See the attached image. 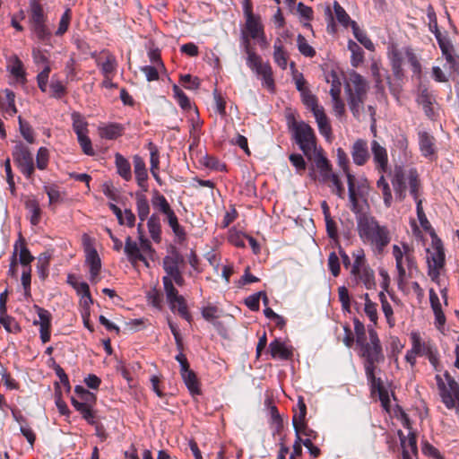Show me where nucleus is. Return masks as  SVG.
<instances>
[{
  "mask_svg": "<svg viewBox=\"0 0 459 459\" xmlns=\"http://www.w3.org/2000/svg\"><path fill=\"white\" fill-rule=\"evenodd\" d=\"M357 230L359 238L369 245L377 254H381L391 241V234L385 225H381L377 220L368 214L356 213Z\"/></svg>",
  "mask_w": 459,
  "mask_h": 459,
  "instance_id": "obj_1",
  "label": "nucleus"
},
{
  "mask_svg": "<svg viewBox=\"0 0 459 459\" xmlns=\"http://www.w3.org/2000/svg\"><path fill=\"white\" fill-rule=\"evenodd\" d=\"M368 340L356 344L359 347V355L364 359L363 367L367 378L374 379L380 368L378 364L384 362L385 355L377 333L371 325H368Z\"/></svg>",
  "mask_w": 459,
  "mask_h": 459,
  "instance_id": "obj_2",
  "label": "nucleus"
},
{
  "mask_svg": "<svg viewBox=\"0 0 459 459\" xmlns=\"http://www.w3.org/2000/svg\"><path fill=\"white\" fill-rule=\"evenodd\" d=\"M243 44L247 55V66L261 77L263 86L267 88L270 91H273L275 89V83L273 76V69L270 64L264 63L261 56L251 49L249 39L245 35H243Z\"/></svg>",
  "mask_w": 459,
  "mask_h": 459,
  "instance_id": "obj_3",
  "label": "nucleus"
},
{
  "mask_svg": "<svg viewBox=\"0 0 459 459\" xmlns=\"http://www.w3.org/2000/svg\"><path fill=\"white\" fill-rule=\"evenodd\" d=\"M392 254L398 272V284L404 283L407 278V272L409 276H411L413 270L417 269L413 247L407 243H402V247L394 245L392 247Z\"/></svg>",
  "mask_w": 459,
  "mask_h": 459,
  "instance_id": "obj_4",
  "label": "nucleus"
},
{
  "mask_svg": "<svg viewBox=\"0 0 459 459\" xmlns=\"http://www.w3.org/2000/svg\"><path fill=\"white\" fill-rule=\"evenodd\" d=\"M295 143L304 155L311 159L316 149V138L313 128L304 121L293 120L290 125Z\"/></svg>",
  "mask_w": 459,
  "mask_h": 459,
  "instance_id": "obj_5",
  "label": "nucleus"
},
{
  "mask_svg": "<svg viewBox=\"0 0 459 459\" xmlns=\"http://www.w3.org/2000/svg\"><path fill=\"white\" fill-rule=\"evenodd\" d=\"M411 172H415L420 184H422L418 170L415 168L407 169L403 164H395L387 174L391 180L394 195L400 202L406 198L407 191L410 192L409 174Z\"/></svg>",
  "mask_w": 459,
  "mask_h": 459,
  "instance_id": "obj_6",
  "label": "nucleus"
},
{
  "mask_svg": "<svg viewBox=\"0 0 459 459\" xmlns=\"http://www.w3.org/2000/svg\"><path fill=\"white\" fill-rule=\"evenodd\" d=\"M30 24L33 35L42 43L48 44L51 32L46 25V15L42 5L37 0L30 2Z\"/></svg>",
  "mask_w": 459,
  "mask_h": 459,
  "instance_id": "obj_7",
  "label": "nucleus"
},
{
  "mask_svg": "<svg viewBox=\"0 0 459 459\" xmlns=\"http://www.w3.org/2000/svg\"><path fill=\"white\" fill-rule=\"evenodd\" d=\"M444 377L446 384L439 375L436 376V381L442 402L448 409H452L456 403L459 404V385L447 371L445 372Z\"/></svg>",
  "mask_w": 459,
  "mask_h": 459,
  "instance_id": "obj_8",
  "label": "nucleus"
},
{
  "mask_svg": "<svg viewBox=\"0 0 459 459\" xmlns=\"http://www.w3.org/2000/svg\"><path fill=\"white\" fill-rule=\"evenodd\" d=\"M428 274L432 281H437L440 270L445 264V253L441 243L438 238H433L431 249H428Z\"/></svg>",
  "mask_w": 459,
  "mask_h": 459,
  "instance_id": "obj_9",
  "label": "nucleus"
},
{
  "mask_svg": "<svg viewBox=\"0 0 459 459\" xmlns=\"http://www.w3.org/2000/svg\"><path fill=\"white\" fill-rule=\"evenodd\" d=\"M162 283L166 294L167 301L172 312L176 310V303H179L178 314L187 322H191L192 316L188 312L186 302L183 296L178 294V290L174 287L173 282L169 276L162 277Z\"/></svg>",
  "mask_w": 459,
  "mask_h": 459,
  "instance_id": "obj_10",
  "label": "nucleus"
},
{
  "mask_svg": "<svg viewBox=\"0 0 459 459\" xmlns=\"http://www.w3.org/2000/svg\"><path fill=\"white\" fill-rule=\"evenodd\" d=\"M13 157L21 172L27 178H31L35 169L33 156L29 148L22 143L16 144L13 151Z\"/></svg>",
  "mask_w": 459,
  "mask_h": 459,
  "instance_id": "obj_11",
  "label": "nucleus"
},
{
  "mask_svg": "<svg viewBox=\"0 0 459 459\" xmlns=\"http://www.w3.org/2000/svg\"><path fill=\"white\" fill-rule=\"evenodd\" d=\"M438 46L442 51L443 56L449 65V69L453 73H459V56L455 54L454 47L448 38L442 33H438L436 37Z\"/></svg>",
  "mask_w": 459,
  "mask_h": 459,
  "instance_id": "obj_12",
  "label": "nucleus"
},
{
  "mask_svg": "<svg viewBox=\"0 0 459 459\" xmlns=\"http://www.w3.org/2000/svg\"><path fill=\"white\" fill-rule=\"evenodd\" d=\"M409 179H410V195L412 196L413 200L416 203V210H417V215L418 219L422 226H424V222L428 223L426 215L424 213L423 208H422V200L421 195L423 192V186L422 184H420L417 175L415 172H411L409 174Z\"/></svg>",
  "mask_w": 459,
  "mask_h": 459,
  "instance_id": "obj_13",
  "label": "nucleus"
},
{
  "mask_svg": "<svg viewBox=\"0 0 459 459\" xmlns=\"http://www.w3.org/2000/svg\"><path fill=\"white\" fill-rule=\"evenodd\" d=\"M370 150L377 173L388 174L391 169L388 166V154L385 147L381 145L377 140H373L370 143Z\"/></svg>",
  "mask_w": 459,
  "mask_h": 459,
  "instance_id": "obj_14",
  "label": "nucleus"
},
{
  "mask_svg": "<svg viewBox=\"0 0 459 459\" xmlns=\"http://www.w3.org/2000/svg\"><path fill=\"white\" fill-rule=\"evenodd\" d=\"M417 101L422 106L425 115L431 120H436L439 115V106L436 97L427 89L420 91Z\"/></svg>",
  "mask_w": 459,
  "mask_h": 459,
  "instance_id": "obj_15",
  "label": "nucleus"
},
{
  "mask_svg": "<svg viewBox=\"0 0 459 459\" xmlns=\"http://www.w3.org/2000/svg\"><path fill=\"white\" fill-rule=\"evenodd\" d=\"M345 91L347 94L352 93L353 96H366L368 83L359 74L353 71L349 74L345 83Z\"/></svg>",
  "mask_w": 459,
  "mask_h": 459,
  "instance_id": "obj_16",
  "label": "nucleus"
},
{
  "mask_svg": "<svg viewBox=\"0 0 459 459\" xmlns=\"http://www.w3.org/2000/svg\"><path fill=\"white\" fill-rule=\"evenodd\" d=\"M184 263V257L178 251L173 250L163 258L162 265L166 273L165 276L170 277L180 272L179 266Z\"/></svg>",
  "mask_w": 459,
  "mask_h": 459,
  "instance_id": "obj_17",
  "label": "nucleus"
},
{
  "mask_svg": "<svg viewBox=\"0 0 459 459\" xmlns=\"http://www.w3.org/2000/svg\"><path fill=\"white\" fill-rule=\"evenodd\" d=\"M134 175L137 185L143 190V192L148 191V173L145 166L144 160L139 156L134 155L133 158Z\"/></svg>",
  "mask_w": 459,
  "mask_h": 459,
  "instance_id": "obj_18",
  "label": "nucleus"
},
{
  "mask_svg": "<svg viewBox=\"0 0 459 459\" xmlns=\"http://www.w3.org/2000/svg\"><path fill=\"white\" fill-rule=\"evenodd\" d=\"M124 251L128 261L133 265L136 264L140 261L143 262L147 266L149 265L146 258L141 252L139 245L133 240L131 237L126 238Z\"/></svg>",
  "mask_w": 459,
  "mask_h": 459,
  "instance_id": "obj_19",
  "label": "nucleus"
},
{
  "mask_svg": "<svg viewBox=\"0 0 459 459\" xmlns=\"http://www.w3.org/2000/svg\"><path fill=\"white\" fill-rule=\"evenodd\" d=\"M353 162L358 166L364 165L369 159L368 143L363 139H357L351 148Z\"/></svg>",
  "mask_w": 459,
  "mask_h": 459,
  "instance_id": "obj_20",
  "label": "nucleus"
},
{
  "mask_svg": "<svg viewBox=\"0 0 459 459\" xmlns=\"http://www.w3.org/2000/svg\"><path fill=\"white\" fill-rule=\"evenodd\" d=\"M86 252V263L90 266V280L91 282L97 281V276L101 268V262L97 250L92 247H87Z\"/></svg>",
  "mask_w": 459,
  "mask_h": 459,
  "instance_id": "obj_21",
  "label": "nucleus"
},
{
  "mask_svg": "<svg viewBox=\"0 0 459 459\" xmlns=\"http://www.w3.org/2000/svg\"><path fill=\"white\" fill-rule=\"evenodd\" d=\"M368 384L370 387L372 394L377 393L382 406L388 411L390 398L387 390L383 385V381L377 375L374 376V379L367 378Z\"/></svg>",
  "mask_w": 459,
  "mask_h": 459,
  "instance_id": "obj_22",
  "label": "nucleus"
},
{
  "mask_svg": "<svg viewBox=\"0 0 459 459\" xmlns=\"http://www.w3.org/2000/svg\"><path fill=\"white\" fill-rule=\"evenodd\" d=\"M101 54L105 56L104 60L96 58V65L100 68L103 76H113L117 69L115 56L106 50H103Z\"/></svg>",
  "mask_w": 459,
  "mask_h": 459,
  "instance_id": "obj_23",
  "label": "nucleus"
},
{
  "mask_svg": "<svg viewBox=\"0 0 459 459\" xmlns=\"http://www.w3.org/2000/svg\"><path fill=\"white\" fill-rule=\"evenodd\" d=\"M351 273L357 277L368 290L376 288L374 271L368 264L358 268V271Z\"/></svg>",
  "mask_w": 459,
  "mask_h": 459,
  "instance_id": "obj_24",
  "label": "nucleus"
},
{
  "mask_svg": "<svg viewBox=\"0 0 459 459\" xmlns=\"http://www.w3.org/2000/svg\"><path fill=\"white\" fill-rule=\"evenodd\" d=\"M379 178L377 181V188L382 194L385 207H391L393 204V195L389 183L385 176V173H378Z\"/></svg>",
  "mask_w": 459,
  "mask_h": 459,
  "instance_id": "obj_25",
  "label": "nucleus"
},
{
  "mask_svg": "<svg viewBox=\"0 0 459 459\" xmlns=\"http://www.w3.org/2000/svg\"><path fill=\"white\" fill-rule=\"evenodd\" d=\"M246 29L253 39H258L260 36L264 38V27L259 16L246 17Z\"/></svg>",
  "mask_w": 459,
  "mask_h": 459,
  "instance_id": "obj_26",
  "label": "nucleus"
},
{
  "mask_svg": "<svg viewBox=\"0 0 459 459\" xmlns=\"http://www.w3.org/2000/svg\"><path fill=\"white\" fill-rule=\"evenodd\" d=\"M269 350L273 358L288 359L292 356V351L278 339L269 344Z\"/></svg>",
  "mask_w": 459,
  "mask_h": 459,
  "instance_id": "obj_27",
  "label": "nucleus"
},
{
  "mask_svg": "<svg viewBox=\"0 0 459 459\" xmlns=\"http://www.w3.org/2000/svg\"><path fill=\"white\" fill-rule=\"evenodd\" d=\"M346 177H347V183H348V194H349V201L351 204V210L355 213H359V208L358 191H357V188L355 186L356 178L350 172H347Z\"/></svg>",
  "mask_w": 459,
  "mask_h": 459,
  "instance_id": "obj_28",
  "label": "nucleus"
},
{
  "mask_svg": "<svg viewBox=\"0 0 459 459\" xmlns=\"http://www.w3.org/2000/svg\"><path fill=\"white\" fill-rule=\"evenodd\" d=\"M181 377L183 378L184 383L186 384L187 389L189 390L191 394H199L200 388L199 383L196 377V375L193 370L188 368L186 369L180 370Z\"/></svg>",
  "mask_w": 459,
  "mask_h": 459,
  "instance_id": "obj_29",
  "label": "nucleus"
},
{
  "mask_svg": "<svg viewBox=\"0 0 459 459\" xmlns=\"http://www.w3.org/2000/svg\"><path fill=\"white\" fill-rule=\"evenodd\" d=\"M144 193L145 192H143V190L135 192L137 214H138L139 220L142 222H143L147 219V217L150 213L149 202H148L147 197L144 195Z\"/></svg>",
  "mask_w": 459,
  "mask_h": 459,
  "instance_id": "obj_30",
  "label": "nucleus"
},
{
  "mask_svg": "<svg viewBox=\"0 0 459 459\" xmlns=\"http://www.w3.org/2000/svg\"><path fill=\"white\" fill-rule=\"evenodd\" d=\"M419 144L424 157H429L435 153L434 138L428 133H419Z\"/></svg>",
  "mask_w": 459,
  "mask_h": 459,
  "instance_id": "obj_31",
  "label": "nucleus"
},
{
  "mask_svg": "<svg viewBox=\"0 0 459 459\" xmlns=\"http://www.w3.org/2000/svg\"><path fill=\"white\" fill-rule=\"evenodd\" d=\"M315 164L320 172L322 181L325 182L330 180L332 173V168L328 160L320 152H318L315 158Z\"/></svg>",
  "mask_w": 459,
  "mask_h": 459,
  "instance_id": "obj_32",
  "label": "nucleus"
},
{
  "mask_svg": "<svg viewBox=\"0 0 459 459\" xmlns=\"http://www.w3.org/2000/svg\"><path fill=\"white\" fill-rule=\"evenodd\" d=\"M18 244L19 250V259L18 262L24 267L28 268L30 266V263L34 260V256L30 254V250L27 248L25 240L20 234L19 239L15 242Z\"/></svg>",
  "mask_w": 459,
  "mask_h": 459,
  "instance_id": "obj_33",
  "label": "nucleus"
},
{
  "mask_svg": "<svg viewBox=\"0 0 459 459\" xmlns=\"http://www.w3.org/2000/svg\"><path fill=\"white\" fill-rule=\"evenodd\" d=\"M317 123L318 130L322 135L329 138L332 134V127L324 109H316L314 114Z\"/></svg>",
  "mask_w": 459,
  "mask_h": 459,
  "instance_id": "obj_34",
  "label": "nucleus"
},
{
  "mask_svg": "<svg viewBox=\"0 0 459 459\" xmlns=\"http://www.w3.org/2000/svg\"><path fill=\"white\" fill-rule=\"evenodd\" d=\"M411 347L416 346L418 356H426L434 347L430 342H422L420 335L417 332L411 333Z\"/></svg>",
  "mask_w": 459,
  "mask_h": 459,
  "instance_id": "obj_35",
  "label": "nucleus"
},
{
  "mask_svg": "<svg viewBox=\"0 0 459 459\" xmlns=\"http://www.w3.org/2000/svg\"><path fill=\"white\" fill-rule=\"evenodd\" d=\"M122 129V126L118 124H108L100 126L98 132L101 138L113 140L121 135Z\"/></svg>",
  "mask_w": 459,
  "mask_h": 459,
  "instance_id": "obj_36",
  "label": "nucleus"
},
{
  "mask_svg": "<svg viewBox=\"0 0 459 459\" xmlns=\"http://www.w3.org/2000/svg\"><path fill=\"white\" fill-rule=\"evenodd\" d=\"M71 403H72L73 406L76 409V411H78L82 414V418L89 424H91V425L96 424L95 416L92 411L93 406L79 403V400L74 397L71 398Z\"/></svg>",
  "mask_w": 459,
  "mask_h": 459,
  "instance_id": "obj_37",
  "label": "nucleus"
},
{
  "mask_svg": "<svg viewBox=\"0 0 459 459\" xmlns=\"http://www.w3.org/2000/svg\"><path fill=\"white\" fill-rule=\"evenodd\" d=\"M115 162L119 176L126 181L130 180L132 173L129 161L121 154L117 153L115 155Z\"/></svg>",
  "mask_w": 459,
  "mask_h": 459,
  "instance_id": "obj_38",
  "label": "nucleus"
},
{
  "mask_svg": "<svg viewBox=\"0 0 459 459\" xmlns=\"http://www.w3.org/2000/svg\"><path fill=\"white\" fill-rule=\"evenodd\" d=\"M166 217V221L171 228L173 233L180 239H184L186 232L184 229L179 225L178 217L175 212L170 208L168 212L163 213Z\"/></svg>",
  "mask_w": 459,
  "mask_h": 459,
  "instance_id": "obj_39",
  "label": "nucleus"
},
{
  "mask_svg": "<svg viewBox=\"0 0 459 459\" xmlns=\"http://www.w3.org/2000/svg\"><path fill=\"white\" fill-rule=\"evenodd\" d=\"M25 208L30 213V221L36 226L39 223L41 217V209L36 199L29 198L25 201Z\"/></svg>",
  "mask_w": 459,
  "mask_h": 459,
  "instance_id": "obj_40",
  "label": "nucleus"
},
{
  "mask_svg": "<svg viewBox=\"0 0 459 459\" xmlns=\"http://www.w3.org/2000/svg\"><path fill=\"white\" fill-rule=\"evenodd\" d=\"M273 60L281 69H286L288 55L279 39H276L273 45Z\"/></svg>",
  "mask_w": 459,
  "mask_h": 459,
  "instance_id": "obj_41",
  "label": "nucleus"
},
{
  "mask_svg": "<svg viewBox=\"0 0 459 459\" xmlns=\"http://www.w3.org/2000/svg\"><path fill=\"white\" fill-rule=\"evenodd\" d=\"M297 407H298V410L294 409V415L292 418V425H293V427L301 428V426L303 424H307L305 422V418H306V414H307V406H306V403H305L302 396H299Z\"/></svg>",
  "mask_w": 459,
  "mask_h": 459,
  "instance_id": "obj_42",
  "label": "nucleus"
},
{
  "mask_svg": "<svg viewBox=\"0 0 459 459\" xmlns=\"http://www.w3.org/2000/svg\"><path fill=\"white\" fill-rule=\"evenodd\" d=\"M147 228L153 241L159 243L160 241L161 227L157 214L153 213L150 216L147 221Z\"/></svg>",
  "mask_w": 459,
  "mask_h": 459,
  "instance_id": "obj_43",
  "label": "nucleus"
},
{
  "mask_svg": "<svg viewBox=\"0 0 459 459\" xmlns=\"http://www.w3.org/2000/svg\"><path fill=\"white\" fill-rule=\"evenodd\" d=\"M73 129L77 136L88 134V122L85 117L78 112L72 114Z\"/></svg>",
  "mask_w": 459,
  "mask_h": 459,
  "instance_id": "obj_44",
  "label": "nucleus"
},
{
  "mask_svg": "<svg viewBox=\"0 0 459 459\" xmlns=\"http://www.w3.org/2000/svg\"><path fill=\"white\" fill-rule=\"evenodd\" d=\"M351 29L356 39L362 44L367 49L373 51L375 45L367 34L359 29L356 22H351Z\"/></svg>",
  "mask_w": 459,
  "mask_h": 459,
  "instance_id": "obj_45",
  "label": "nucleus"
},
{
  "mask_svg": "<svg viewBox=\"0 0 459 459\" xmlns=\"http://www.w3.org/2000/svg\"><path fill=\"white\" fill-rule=\"evenodd\" d=\"M348 49L351 53V64L353 67H358L364 60V51L362 48L354 41L350 40L348 42Z\"/></svg>",
  "mask_w": 459,
  "mask_h": 459,
  "instance_id": "obj_46",
  "label": "nucleus"
},
{
  "mask_svg": "<svg viewBox=\"0 0 459 459\" xmlns=\"http://www.w3.org/2000/svg\"><path fill=\"white\" fill-rule=\"evenodd\" d=\"M152 204L155 209H158L162 213H165L171 208L165 196L160 195L157 190L153 192Z\"/></svg>",
  "mask_w": 459,
  "mask_h": 459,
  "instance_id": "obj_47",
  "label": "nucleus"
},
{
  "mask_svg": "<svg viewBox=\"0 0 459 459\" xmlns=\"http://www.w3.org/2000/svg\"><path fill=\"white\" fill-rule=\"evenodd\" d=\"M297 44L299 51L305 56L313 57L316 55V50L310 46L306 38L299 34L297 37Z\"/></svg>",
  "mask_w": 459,
  "mask_h": 459,
  "instance_id": "obj_48",
  "label": "nucleus"
},
{
  "mask_svg": "<svg viewBox=\"0 0 459 459\" xmlns=\"http://www.w3.org/2000/svg\"><path fill=\"white\" fill-rule=\"evenodd\" d=\"M0 325L8 333H18L20 331V326L15 319L8 316L7 313L0 314Z\"/></svg>",
  "mask_w": 459,
  "mask_h": 459,
  "instance_id": "obj_49",
  "label": "nucleus"
},
{
  "mask_svg": "<svg viewBox=\"0 0 459 459\" xmlns=\"http://www.w3.org/2000/svg\"><path fill=\"white\" fill-rule=\"evenodd\" d=\"M364 98L365 96H353L352 93L348 94L349 107L355 117H359V113L364 102Z\"/></svg>",
  "mask_w": 459,
  "mask_h": 459,
  "instance_id": "obj_50",
  "label": "nucleus"
},
{
  "mask_svg": "<svg viewBox=\"0 0 459 459\" xmlns=\"http://www.w3.org/2000/svg\"><path fill=\"white\" fill-rule=\"evenodd\" d=\"M333 10L337 21L342 25H343L344 27H348L349 24L351 25L352 21H351L349 14L337 1L333 2Z\"/></svg>",
  "mask_w": 459,
  "mask_h": 459,
  "instance_id": "obj_51",
  "label": "nucleus"
},
{
  "mask_svg": "<svg viewBox=\"0 0 459 459\" xmlns=\"http://www.w3.org/2000/svg\"><path fill=\"white\" fill-rule=\"evenodd\" d=\"M72 18V13L71 10L68 8L65 11V13L62 14L61 19L59 21L58 28L56 30L55 34L56 36H62L64 35L68 28Z\"/></svg>",
  "mask_w": 459,
  "mask_h": 459,
  "instance_id": "obj_52",
  "label": "nucleus"
},
{
  "mask_svg": "<svg viewBox=\"0 0 459 459\" xmlns=\"http://www.w3.org/2000/svg\"><path fill=\"white\" fill-rule=\"evenodd\" d=\"M290 162L295 168L296 173L301 175L306 170L307 163L301 154L292 153L289 156Z\"/></svg>",
  "mask_w": 459,
  "mask_h": 459,
  "instance_id": "obj_53",
  "label": "nucleus"
},
{
  "mask_svg": "<svg viewBox=\"0 0 459 459\" xmlns=\"http://www.w3.org/2000/svg\"><path fill=\"white\" fill-rule=\"evenodd\" d=\"M20 132L22 137L30 143H34L33 130L28 122L23 121L22 117H18Z\"/></svg>",
  "mask_w": 459,
  "mask_h": 459,
  "instance_id": "obj_54",
  "label": "nucleus"
},
{
  "mask_svg": "<svg viewBox=\"0 0 459 459\" xmlns=\"http://www.w3.org/2000/svg\"><path fill=\"white\" fill-rule=\"evenodd\" d=\"M10 72L17 79L24 78L25 71L22 62L15 56L11 59Z\"/></svg>",
  "mask_w": 459,
  "mask_h": 459,
  "instance_id": "obj_55",
  "label": "nucleus"
},
{
  "mask_svg": "<svg viewBox=\"0 0 459 459\" xmlns=\"http://www.w3.org/2000/svg\"><path fill=\"white\" fill-rule=\"evenodd\" d=\"M173 92L178 105L183 109H189L191 108L190 100L178 85L173 86Z\"/></svg>",
  "mask_w": 459,
  "mask_h": 459,
  "instance_id": "obj_56",
  "label": "nucleus"
},
{
  "mask_svg": "<svg viewBox=\"0 0 459 459\" xmlns=\"http://www.w3.org/2000/svg\"><path fill=\"white\" fill-rule=\"evenodd\" d=\"M301 96L304 104L311 109L313 115L315 114L316 109H324L323 107L317 105L316 97L313 94H311L309 90L302 92Z\"/></svg>",
  "mask_w": 459,
  "mask_h": 459,
  "instance_id": "obj_57",
  "label": "nucleus"
},
{
  "mask_svg": "<svg viewBox=\"0 0 459 459\" xmlns=\"http://www.w3.org/2000/svg\"><path fill=\"white\" fill-rule=\"evenodd\" d=\"M67 283L70 284L79 295L90 290L89 285L84 281L80 282L74 274H68Z\"/></svg>",
  "mask_w": 459,
  "mask_h": 459,
  "instance_id": "obj_58",
  "label": "nucleus"
},
{
  "mask_svg": "<svg viewBox=\"0 0 459 459\" xmlns=\"http://www.w3.org/2000/svg\"><path fill=\"white\" fill-rule=\"evenodd\" d=\"M148 149L150 151V163H151V170H155V169H159V165H160V154H159V150L157 148V146L150 142L148 143Z\"/></svg>",
  "mask_w": 459,
  "mask_h": 459,
  "instance_id": "obj_59",
  "label": "nucleus"
},
{
  "mask_svg": "<svg viewBox=\"0 0 459 459\" xmlns=\"http://www.w3.org/2000/svg\"><path fill=\"white\" fill-rule=\"evenodd\" d=\"M50 71H51L50 66L46 65L43 68V70L37 76L39 88L43 92L47 91L48 81Z\"/></svg>",
  "mask_w": 459,
  "mask_h": 459,
  "instance_id": "obj_60",
  "label": "nucleus"
},
{
  "mask_svg": "<svg viewBox=\"0 0 459 459\" xmlns=\"http://www.w3.org/2000/svg\"><path fill=\"white\" fill-rule=\"evenodd\" d=\"M37 168L39 169H45L48 163V150L45 147H40L37 153L36 158Z\"/></svg>",
  "mask_w": 459,
  "mask_h": 459,
  "instance_id": "obj_61",
  "label": "nucleus"
},
{
  "mask_svg": "<svg viewBox=\"0 0 459 459\" xmlns=\"http://www.w3.org/2000/svg\"><path fill=\"white\" fill-rule=\"evenodd\" d=\"M77 140L82 152L86 155L93 156L95 154L91 145V141L87 134L77 136Z\"/></svg>",
  "mask_w": 459,
  "mask_h": 459,
  "instance_id": "obj_62",
  "label": "nucleus"
},
{
  "mask_svg": "<svg viewBox=\"0 0 459 459\" xmlns=\"http://www.w3.org/2000/svg\"><path fill=\"white\" fill-rule=\"evenodd\" d=\"M35 309L37 311L39 320L34 321V325H51V315L47 309L42 308L39 306H35Z\"/></svg>",
  "mask_w": 459,
  "mask_h": 459,
  "instance_id": "obj_63",
  "label": "nucleus"
},
{
  "mask_svg": "<svg viewBox=\"0 0 459 459\" xmlns=\"http://www.w3.org/2000/svg\"><path fill=\"white\" fill-rule=\"evenodd\" d=\"M180 81L182 85L187 90H196L200 86V81L197 77H193L190 74L181 75Z\"/></svg>",
  "mask_w": 459,
  "mask_h": 459,
  "instance_id": "obj_64",
  "label": "nucleus"
}]
</instances>
